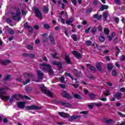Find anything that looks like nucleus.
Returning a JSON list of instances; mask_svg holds the SVG:
<instances>
[{
	"label": "nucleus",
	"instance_id": "30",
	"mask_svg": "<svg viewBox=\"0 0 125 125\" xmlns=\"http://www.w3.org/2000/svg\"><path fill=\"white\" fill-rule=\"evenodd\" d=\"M93 9V8L92 7L86 9L85 11L86 14H90V13H91V12H92Z\"/></svg>",
	"mask_w": 125,
	"mask_h": 125
},
{
	"label": "nucleus",
	"instance_id": "34",
	"mask_svg": "<svg viewBox=\"0 0 125 125\" xmlns=\"http://www.w3.org/2000/svg\"><path fill=\"white\" fill-rule=\"evenodd\" d=\"M7 32L9 33V34H10V35H14V34H15V31H14V30L11 28H9Z\"/></svg>",
	"mask_w": 125,
	"mask_h": 125
},
{
	"label": "nucleus",
	"instance_id": "35",
	"mask_svg": "<svg viewBox=\"0 0 125 125\" xmlns=\"http://www.w3.org/2000/svg\"><path fill=\"white\" fill-rule=\"evenodd\" d=\"M104 32L105 35L108 36V35H109V33H110V30H109V28H104Z\"/></svg>",
	"mask_w": 125,
	"mask_h": 125
},
{
	"label": "nucleus",
	"instance_id": "1",
	"mask_svg": "<svg viewBox=\"0 0 125 125\" xmlns=\"http://www.w3.org/2000/svg\"><path fill=\"white\" fill-rule=\"evenodd\" d=\"M10 90V89L7 87H0V98L1 100H9L10 96H6L7 92Z\"/></svg>",
	"mask_w": 125,
	"mask_h": 125
},
{
	"label": "nucleus",
	"instance_id": "27",
	"mask_svg": "<svg viewBox=\"0 0 125 125\" xmlns=\"http://www.w3.org/2000/svg\"><path fill=\"white\" fill-rule=\"evenodd\" d=\"M44 94L47 95V96H48L49 97H52L53 96V94L52 92L49 91H46L45 93H44Z\"/></svg>",
	"mask_w": 125,
	"mask_h": 125
},
{
	"label": "nucleus",
	"instance_id": "53",
	"mask_svg": "<svg viewBox=\"0 0 125 125\" xmlns=\"http://www.w3.org/2000/svg\"><path fill=\"white\" fill-rule=\"evenodd\" d=\"M6 21L8 24H10L11 23H12V20H10L9 18H7L6 20Z\"/></svg>",
	"mask_w": 125,
	"mask_h": 125
},
{
	"label": "nucleus",
	"instance_id": "43",
	"mask_svg": "<svg viewBox=\"0 0 125 125\" xmlns=\"http://www.w3.org/2000/svg\"><path fill=\"white\" fill-rule=\"evenodd\" d=\"M94 105L96 107H102V106H103V104H102V103H95Z\"/></svg>",
	"mask_w": 125,
	"mask_h": 125
},
{
	"label": "nucleus",
	"instance_id": "36",
	"mask_svg": "<svg viewBox=\"0 0 125 125\" xmlns=\"http://www.w3.org/2000/svg\"><path fill=\"white\" fill-rule=\"evenodd\" d=\"M115 48L117 50L116 53V56H118L119 55V54H120V52H121V50L120 49V48H119V47H118V46H115Z\"/></svg>",
	"mask_w": 125,
	"mask_h": 125
},
{
	"label": "nucleus",
	"instance_id": "14",
	"mask_svg": "<svg viewBox=\"0 0 125 125\" xmlns=\"http://www.w3.org/2000/svg\"><path fill=\"white\" fill-rule=\"evenodd\" d=\"M49 38L50 40V42L52 44L55 45V44H56L55 43V40H54V37H53V34L51 33L49 36Z\"/></svg>",
	"mask_w": 125,
	"mask_h": 125
},
{
	"label": "nucleus",
	"instance_id": "38",
	"mask_svg": "<svg viewBox=\"0 0 125 125\" xmlns=\"http://www.w3.org/2000/svg\"><path fill=\"white\" fill-rule=\"evenodd\" d=\"M71 38L73 40L74 42H78V38H77V35L73 34L71 36Z\"/></svg>",
	"mask_w": 125,
	"mask_h": 125
},
{
	"label": "nucleus",
	"instance_id": "57",
	"mask_svg": "<svg viewBox=\"0 0 125 125\" xmlns=\"http://www.w3.org/2000/svg\"><path fill=\"white\" fill-rule=\"evenodd\" d=\"M28 57L30 58H35V55L34 54H29Z\"/></svg>",
	"mask_w": 125,
	"mask_h": 125
},
{
	"label": "nucleus",
	"instance_id": "42",
	"mask_svg": "<svg viewBox=\"0 0 125 125\" xmlns=\"http://www.w3.org/2000/svg\"><path fill=\"white\" fill-rule=\"evenodd\" d=\"M65 76H67V77H69V78H70V79H71V80H74V77H72V76H71V74L68 73V72H65L64 73Z\"/></svg>",
	"mask_w": 125,
	"mask_h": 125
},
{
	"label": "nucleus",
	"instance_id": "59",
	"mask_svg": "<svg viewBox=\"0 0 125 125\" xmlns=\"http://www.w3.org/2000/svg\"><path fill=\"white\" fill-rule=\"evenodd\" d=\"M91 29V27H89L87 29L85 30V33H86V34H88L89 33V31H90V29Z\"/></svg>",
	"mask_w": 125,
	"mask_h": 125
},
{
	"label": "nucleus",
	"instance_id": "6",
	"mask_svg": "<svg viewBox=\"0 0 125 125\" xmlns=\"http://www.w3.org/2000/svg\"><path fill=\"white\" fill-rule=\"evenodd\" d=\"M25 108L26 110H41V107H39L37 105H32L30 106H26Z\"/></svg>",
	"mask_w": 125,
	"mask_h": 125
},
{
	"label": "nucleus",
	"instance_id": "51",
	"mask_svg": "<svg viewBox=\"0 0 125 125\" xmlns=\"http://www.w3.org/2000/svg\"><path fill=\"white\" fill-rule=\"evenodd\" d=\"M112 76H114V77H116L117 76V71L116 70L113 69L112 72Z\"/></svg>",
	"mask_w": 125,
	"mask_h": 125
},
{
	"label": "nucleus",
	"instance_id": "12",
	"mask_svg": "<svg viewBox=\"0 0 125 125\" xmlns=\"http://www.w3.org/2000/svg\"><path fill=\"white\" fill-rule=\"evenodd\" d=\"M58 114L60 117H61V118H63L64 119L65 118H68L69 116V114L64 112H58Z\"/></svg>",
	"mask_w": 125,
	"mask_h": 125
},
{
	"label": "nucleus",
	"instance_id": "41",
	"mask_svg": "<svg viewBox=\"0 0 125 125\" xmlns=\"http://www.w3.org/2000/svg\"><path fill=\"white\" fill-rule=\"evenodd\" d=\"M85 43L86 45H87V46H90L92 42L90 41H85Z\"/></svg>",
	"mask_w": 125,
	"mask_h": 125
},
{
	"label": "nucleus",
	"instance_id": "5",
	"mask_svg": "<svg viewBox=\"0 0 125 125\" xmlns=\"http://www.w3.org/2000/svg\"><path fill=\"white\" fill-rule=\"evenodd\" d=\"M41 66H42L43 71L46 73L48 72V70L51 68V65L49 64H46L43 63L41 64Z\"/></svg>",
	"mask_w": 125,
	"mask_h": 125
},
{
	"label": "nucleus",
	"instance_id": "23",
	"mask_svg": "<svg viewBox=\"0 0 125 125\" xmlns=\"http://www.w3.org/2000/svg\"><path fill=\"white\" fill-rule=\"evenodd\" d=\"M87 67H88L91 71H93V72H95L96 71V68H95L93 66L90 65L89 63L87 64Z\"/></svg>",
	"mask_w": 125,
	"mask_h": 125
},
{
	"label": "nucleus",
	"instance_id": "20",
	"mask_svg": "<svg viewBox=\"0 0 125 125\" xmlns=\"http://www.w3.org/2000/svg\"><path fill=\"white\" fill-rule=\"evenodd\" d=\"M11 76L9 74L5 75L3 78V80L5 82H8L11 81Z\"/></svg>",
	"mask_w": 125,
	"mask_h": 125
},
{
	"label": "nucleus",
	"instance_id": "26",
	"mask_svg": "<svg viewBox=\"0 0 125 125\" xmlns=\"http://www.w3.org/2000/svg\"><path fill=\"white\" fill-rule=\"evenodd\" d=\"M96 68L98 69V70H99V71H100V72H101V71H102V67H101V64L100 63V62H97L96 63Z\"/></svg>",
	"mask_w": 125,
	"mask_h": 125
},
{
	"label": "nucleus",
	"instance_id": "54",
	"mask_svg": "<svg viewBox=\"0 0 125 125\" xmlns=\"http://www.w3.org/2000/svg\"><path fill=\"white\" fill-rule=\"evenodd\" d=\"M52 56L54 59H58V57H57V53H55L54 54H52Z\"/></svg>",
	"mask_w": 125,
	"mask_h": 125
},
{
	"label": "nucleus",
	"instance_id": "7",
	"mask_svg": "<svg viewBox=\"0 0 125 125\" xmlns=\"http://www.w3.org/2000/svg\"><path fill=\"white\" fill-rule=\"evenodd\" d=\"M52 64L55 66H57L58 70H60L62 69V62H57L56 61H53Z\"/></svg>",
	"mask_w": 125,
	"mask_h": 125
},
{
	"label": "nucleus",
	"instance_id": "15",
	"mask_svg": "<svg viewBox=\"0 0 125 125\" xmlns=\"http://www.w3.org/2000/svg\"><path fill=\"white\" fill-rule=\"evenodd\" d=\"M123 94L121 92H117L114 95V97H115L116 99L117 100H120L121 99Z\"/></svg>",
	"mask_w": 125,
	"mask_h": 125
},
{
	"label": "nucleus",
	"instance_id": "45",
	"mask_svg": "<svg viewBox=\"0 0 125 125\" xmlns=\"http://www.w3.org/2000/svg\"><path fill=\"white\" fill-rule=\"evenodd\" d=\"M43 27L44 29H46V30H48V29H50V25L48 24H44L43 25Z\"/></svg>",
	"mask_w": 125,
	"mask_h": 125
},
{
	"label": "nucleus",
	"instance_id": "19",
	"mask_svg": "<svg viewBox=\"0 0 125 125\" xmlns=\"http://www.w3.org/2000/svg\"><path fill=\"white\" fill-rule=\"evenodd\" d=\"M72 95L74 98L76 99H79V100H82L83 99V97H82L81 95H80L78 94H76V93H72Z\"/></svg>",
	"mask_w": 125,
	"mask_h": 125
},
{
	"label": "nucleus",
	"instance_id": "29",
	"mask_svg": "<svg viewBox=\"0 0 125 125\" xmlns=\"http://www.w3.org/2000/svg\"><path fill=\"white\" fill-rule=\"evenodd\" d=\"M8 63H11V61L7 59L1 62V65H6Z\"/></svg>",
	"mask_w": 125,
	"mask_h": 125
},
{
	"label": "nucleus",
	"instance_id": "8",
	"mask_svg": "<svg viewBox=\"0 0 125 125\" xmlns=\"http://www.w3.org/2000/svg\"><path fill=\"white\" fill-rule=\"evenodd\" d=\"M62 96L64 97V98H66V99H72L73 97L71 96L69 93H67L66 91H64L62 93Z\"/></svg>",
	"mask_w": 125,
	"mask_h": 125
},
{
	"label": "nucleus",
	"instance_id": "33",
	"mask_svg": "<svg viewBox=\"0 0 125 125\" xmlns=\"http://www.w3.org/2000/svg\"><path fill=\"white\" fill-rule=\"evenodd\" d=\"M107 69L108 72H111L113 70V65L111 63L107 64Z\"/></svg>",
	"mask_w": 125,
	"mask_h": 125
},
{
	"label": "nucleus",
	"instance_id": "56",
	"mask_svg": "<svg viewBox=\"0 0 125 125\" xmlns=\"http://www.w3.org/2000/svg\"><path fill=\"white\" fill-rule=\"evenodd\" d=\"M98 3V0H94L93 4L95 5V6H97V4Z\"/></svg>",
	"mask_w": 125,
	"mask_h": 125
},
{
	"label": "nucleus",
	"instance_id": "62",
	"mask_svg": "<svg viewBox=\"0 0 125 125\" xmlns=\"http://www.w3.org/2000/svg\"><path fill=\"white\" fill-rule=\"evenodd\" d=\"M23 98H25V99H26V100H31V98L29 97H28L27 95H24L23 96Z\"/></svg>",
	"mask_w": 125,
	"mask_h": 125
},
{
	"label": "nucleus",
	"instance_id": "61",
	"mask_svg": "<svg viewBox=\"0 0 125 125\" xmlns=\"http://www.w3.org/2000/svg\"><path fill=\"white\" fill-rule=\"evenodd\" d=\"M119 18L118 17H116V18H115V19H114V21H115V22H116L117 23V24H119Z\"/></svg>",
	"mask_w": 125,
	"mask_h": 125
},
{
	"label": "nucleus",
	"instance_id": "13",
	"mask_svg": "<svg viewBox=\"0 0 125 125\" xmlns=\"http://www.w3.org/2000/svg\"><path fill=\"white\" fill-rule=\"evenodd\" d=\"M12 96L13 97L14 99H16V100H17V101H19L20 100L19 98H18V96L19 97H20V98H21V99H23V98H24V96H23V95H21V94H14Z\"/></svg>",
	"mask_w": 125,
	"mask_h": 125
},
{
	"label": "nucleus",
	"instance_id": "17",
	"mask_svg": "<svg viewBox=\"0 0 125 125\" xmlns=\"http://www.w3.org/2000/svg\"><path fill=\"white\" fill-rule=\"evenodd\" d=\"M25 102H19L18 103V107L21 109H23L25 107Z\"/></svg>",
	"mask_w": 125,
	"mask_h": 125
},
{
	"label": "nucleus",
	"instance_id": "48",
	"mask_svg": "<svg viewBox=\"0 0 125 125\" xmlns=\"http://www.w3.org/2000/svg\"><path fill=\"white\" fill-rule=\"evenodd\" d=\"M26 48L29 50H32L34 48L33 45H27Z\"/></svg>",
	"mask_w": 125,
	"mask_h": 125
},
{
	"label": "nucleus",
	"instance_id": "55",
	"mask_svg": "<svg viewBox=\"0 0 125 125\" xmlns=\"http://www.w3.org/2000/svg\"><path fill=\"white\" fill-rule=\"evenodd\" d=\"M105 122L107 123V124H113V120L112 119L106 120Z\"/></svg>",
	"mask_w": 125,
	"mask_h": 125
},
{
	"label": "nucleus",
	"instance_id": "25",
	"mask_svg": "<svg viewBox=\"0 0 125 125\" xmlns=\"http://www.w3.org/2000/svg\"><path fill=\"white\" fill-rule=\"evenodd\" d=\"M93 17L95 19H97V20H100L101 19H102V15H100L99 16L98 14H96L93 15Z\"/></svg>",
	"mask_w": 125,
	"mask_h": 125
},
{
	"label": "nucleus",
	"instance_id": "4",
	"mask_svg": "<svg viewBox=\"0 0 125 125\" xmlns=\"http://www.w3.org/2000/svg\"><path fill=\"white\" fill-rule=\"evenodd\" d=\"M53 102L54 103H58L59 104H61V105H62L63 106H64V107H66V108H72V104L70 103H65L60 100H59V101L54 100Z\"/></svg>",
	"mask_w": 125,
	"mask_h": 125
},
{
	"label": "nucleus",
	"instance_id": "22",
	"mask_svg": "<svg viewBox=\"0 0 125 125\" xmlns=\"http://www.w3.org/2000/svg\"><path fill=\"white\" fill-rule=\"evenodd\" d=\"M109 8V6L107 5L102 4L100 8L101 11H104L105 9H108Z\"/></svg>",
	"mask_w": 125,
	"mask_h": 125
},
{
	"label": "nucleus",
	"instance_id": "64",
	"mask_svg": "<svg viewBox=\"0 0 125 125\" xmlns=\"http://www.w3.org/2000/svg\"><path fill=\"white\" fill-rule=\"evenodd\" d=\"M120 91H121V92H125V87H122L120 89Z\"/></svg>",
	"mask_w": 125,
	"mask_h": 125
},
{
	"label": "nucleus",
	"instance_id": "9",
	"mask_svg": "<svg viewBox=\"0 0 125 125\" xmlns=\"http://www.w3.org/2000/svg\"><path fill=\"white\" fill-rule=\"evenodd\" d=\"M23 76H24L25 80H27V79H31L32 78H34V75L32 73H25L23 74Z\"/></svg>",
	"mask_w": 125,
	"mask_h": 125
},
{
	"label": "nucleus",
	"instance_id": "31",
	"mask_svg": "<svg viewBox=\"0 0 125 125\" xmlns=\"http://www.w3.org/2000/svg\"><path fill=\"white\" fill-rule=\"evenodd\" d=\"M103 17H104V19H103L104 21H106V20H107V18H108V13L106 12H104Z\"/></svg>",
	"mask_w": 125,
	"mask_h": 125
},
{
	"label": "nucleus",
	"instance_id": "10",
	"mask_svg": "<svg viewBox=\"0 0 125 125\" xmlns=\"http://www.w3.org/2000/svg\"><path fill=\"white\" fill-rule=\"evenodd\" d=\"M72 54H73L75 58H77V59H81L82 57V54H81L78 51H72Z\"/></svg>",
	"mask_w": 125,
	"mask_h": 125
},
{
	"label": "nucleus",
	"instance_id": "3",
	"mask_svg": "<svg viewBox=\"0 0 125 125\" xmlns=\"http://www.w3.org/2000/svg\"><path fill=\"white\" fill-rule=\"evenodd\" d=\"M33 9L34 10V15L36 17H37V18H39L40 19V20H42V12H41V10H40V9L39 8L34 6Z\"/></svg>",
	"mask_w": 125,
	"mask_h": 125
},
{
	"label": "nucleus",
	"instance_id": "16",
	"mask_svg": "<svg viewBox=\"0 0 125 125\" xmlns=\"http://www.w3.org/2000/svg\"><path fill=\"white\" fill-rule=\"evenodd\" d=\"M24 27L26 29H29L28 32L29 33H33V28L28 24V22H26L23 24Z\"/></svg>",
	"mask_w": 125,
	"mask_h": 125
},
{
	"label": "nucleus",
	"instance_id": "63",
	"mask_svg": "<svg viewBox=\"0 0 125 125\" xmlns=\"http://www.w3.org/2000/svg\"><path fill=\"white\" fill-rule=\"evenodd\" d=\"M33 28H34L35 30H39V29H40V26H39L38 25H34V26L33 27Z\"/></svg>",
	"mask_w": 125,
	"mask_h": 125
},
{
	"label": "nucleus",
	"instance_id": "47",
	"mask_svg": "<svg viewBox=\"0 0 125 125\" xmlns=\"http://www.w3.org/2000/svg\"><path fill=\"white\" fill-rule=\"evenodd\" d=\"M109 90L107 89L105 93H104V95L105 96H109V95H111V94L109 93Z\"/></svg>",
	"mask_w": 125,
	"mask_h": 125
},
{
	"label": "nucleus",
	"instance_id": "39",
	"mask_svg": "<svg viewBox=\"0 0 125 125\" xmlns=\"http://www.w3.org/2000/svg\"><path fill=\"white\" fill-rule=\"evenodd\" d=\"M66 23L67 24V25H71V23H73V18H70L69 21H66Z\"/></svg>",
	"mask_w": 125,
	"mask_h": 125
},
{
	"label": "nucleus",
	"instance_id": "24",
	"mask_svg": "<svg viewBox=\"0 0 125 125\" xmlns=\"http://www.w3.org/2000/svg\"><path fill=\"white\" fill-rule=\"evenodd\" d=\"M39 86L42 92H44L45 93L47 90H46V87H45V86H44L43 85H39Z\"/></svg>",
	"mask_w": 125,
	"mask_h": 125
},
{
	"label": "nucleus",
	"instance_id": "44",
	"mask_svg": "<svg viewBox=\"0 0 125 125\" xmlns=\"http://www.w3.org/2000/svg\"><path fill=\"white\" fill-rule=\"evenodd\" d=\"M89 97H90L91 99H94V98H95V94L93 93L89 94Z\"/></svg>",
	"mask_w": 125,
	"mask_h": 125
},
{
	"label": "nucleus",
	"instance_id": "60",
	"mask_svg": "<svg viewBox=\"0 0 125 125\" xmlns=\"http://www.w3.org/2000/svg\"><path fill=\"white\" fill-rule=\"evenodd\" d=\"M9 100V102H10L11 103H13V101H14V98L13 97V96H12Z\"/></svg>",
	"mask_w": 125,
	"mask_h": 125
},
{
	"label": "nucleus",
	"instance_id": "28",
	"mask_svg": "<svg viewBox=\"0 0 125 125\" xmlns=\"http://www.w3.org/2000/svg\"><path fill=\"white\" fill-rule=\"evenodd\" d=\"M25 91H26V92L29 93L30 92H31V91H32V87L27 85L25 87Z\"/></svg>",
	"mask_w": 125,
	"mask_h": 125
},
{
	"label": "nucleus",
	"instance_id": "40",
	"mask_svg": "<svg viewBox=\"0 0 125 125\" xmlns=\"http://www.w3.org/2000/svg\"><path fill=\"white\" fill-rule=\"evenodd\" d=\"M48 10H49V9L46 6L44 7V9H43V12L45 13V14H47L48 13Z\"/></svg>",
	"mask_w": 125,
	"mask_h": 125
},
{
	"label": "nucleus",
	"instance_id": "37",
	"mask_svg": "<svg viewBox=\"0 0 125 125\" xmlns=\"http://www.w3.org/2000/svg\"><path fill=\"white\" fill-rule=\"evenodd\" d=\"M100 42H105V37L103 36H101L99 38Z\"/></svg>",
	"mask_w": 125,
	"mask_h": 125
},
{
	"label": "nucleus",
	"instance_id": "52",
	"mask_svg": "<svg viewBox=\"0 0 125 125\" xmlns=\"http://www.w3.org/2000/svg\"><path fill=\"white\" fill-rule=\"evenodd\" d=\"M31 81V79H26L25 80V81L23 83V84H27V83H30V82Z\"/></svg>",
	"mask_w": 125,
	"mask_h": 125
},
{
	"label": "nucleus",
	"instance_id": "50",
	"mask_svg": "<svg viewBox=\"0 0 125 125\" xmlns=\"http://www.w3.org/2000/svg\"><path fill=\"white\" fill-rule=\"evenodd\" d=\"M118 115L121 117V118H125V115L124 114H122V112L119 111L118 112Z\"/></svg>",
	"mask_w": 125,
	"mask_h": 125
},
{
	"label": "nucleus",
	"instance_id": "46",
	"mask_svg": "<svg viewBox=\"0 0 125 125\" xmlns=\"http://www.w3.org/2000/svg\"><path fill=\"white\" fill-rule=\"evenodd\" d=\"M60 81L61 83H63L64 82H65V77L64 76H62L60 78Z\"/></svg>",
	"mask_w": 125,
	"mask_h": 125
},
{
	"label": "nucleus",
	"instance_id": "11",
	"mask_svg": "<svg viewBox=\"0 0 125 125\" xmlns=\"http://www.w3.org/2000/svg\"><path fill=\"white\" fill-rule=\"evenodd\" d=\"M37 77L38 80H42L44 75L41 70H39L37 71Z\"/></svg>",
	"mask_w": 125,
	"mask_h": 125
},
{
	"label": "nucleus",
	"instance_id": "2",
	"mask_svg": "<svg viewBox=\"0 0 125 125\" xmlns=\"http://www.w3.org/2000/svg\"><path fill=\"white\" fill-rule=\"evenodd\" d=\"M14 9L16 10V14L14 13H11V16L12 19L13 20H15V21H18V22H19L20 21V19L21 18V17L20 16L21 15V12H20V8L15 7L14 8Z\"/></svg>",
	"mask_w": 125,
	"mask_h": 125
},
{
	"label": "nucleus",
	"instance_id": "58",
	"mask_svg": "<svg viewBox=\"0 0 125 125\" xmlns=\"http://www.w3.org/2000/svg\"><path fill=\"white\" fill-rule=\"evenodd\" d=\"M71 2L74 4V6H77V0H71Z\"/></svg>",
	"mask_w": 125,
	"mask_h": 125
},
{
	"label": "nucleus",
	"instance_id": "49",
	"mask_svg": "<svg viewBox=\"0 0 125 125\" xmlns=\"http://www.w3.org/2000/svg\"><path fill=\"white\" fill-rule=\"evenodd\" d=\"M91 33H93V34H94V35H96L97 30H96V28H93L91 30Z\"/></svg>",
	"mask_w": 125,
	"mask_h": 125
},
{
	"label": "nucleus",
	"instance_id": "21",
	"mask_svg": "<svg viewBox=\"0 0 125 125\" xmlns=\"http://www.w3.org/2000/svg\"><path fill=\"white\" fill-rule=\"evenodd\" d=\"M64 60H65L66 64H71V60L70 59V56L65 55Z\"/></svg>",
	"mask_w": 125,
	"mask_h": 125
},
{
	"label": "nucleus",
	"instance_id": "18",
	"mask_svg": "<svg viewBox=\"0 0 125 125\" xmlns=\"http://www.w3.org/2000/svg\"><path fill=\"white\" fill-rule=\"evenodd\" d=\"M79 118H81V116L73 115L70 117V118L68 119V121L69 122H73L74 120L79 119Z\"/></svg>",
	"mask_w": 125,
	"mask_h": 125
},
{
	"label": "nucleus",
	"instance_id": "32",
	"mask_svg": "<svg viewBox=\"0 0 125 125\" xmlns=\"http://www.w3.org/2000/svg\"><path fill=\"white\" fill-rule=\"evenodd\" d=\"M48 74L49 76H52L54 74V71L51 67L48 70Z\"/></svg>",
	"mask_w": 125,
	"mask_h": 125
}]
</instances>
